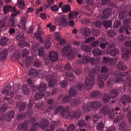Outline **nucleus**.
Wrapping results in <instances>:
<instances>
[{"mask_svg": "<svg viewBox=\"0 0 131 131\" xmlns=\"http://www.w3.org/2000/svg\"><path fill=\"white\" fill-rule=\"evenodd\" d=\"M45 35V31L39 26L38 27L37 33L34 34V36L36 38L41 42V43H43V39L42 36Z\"/></svg>", "mask_w": 131, "mask_h": 131, "instance_id": "nucleus-15", "label": "nucleus"}, {"mask_svg": "<svg viewBox=\"0 0 131 131\" xmlns=\"http://www.w3.org/2000/svg\"><path fill=\"white\" fill-rule=\"evenodd\" d=\"M71 100V97L69 95H67L63 98L62 102L63 103H67V102H70Z\"/></svg>", "mask_w": 131, "mask_h": 131, "instance_id": "nucleus-52", "label": "nucleus"}, {"mask_svg": "<svg viewBox=\"0 0 131 131\" xmlns=\"http://www.w3.org/2000/svg\"><path fill=\"white\" fill-rule=\"evenodd\" d=\"M25 108H26V103L22 102L19 106V111H23V110L25 109Z\"/></svg>", "mask_w": 131, "mask_h": 131, "instance_id": "nucleus-63", "label": "nucleus"}, {"mask_svg": "<svg viewBox=\"0 0 131 131\" xmlns=\"http://www.w3.org/2000/svg\"><path fill=\"white\" fill-rule=\"evenodd\" d=\"M121 25V21L120 20H116L114 23V28H118Z\"/></svg>", "mask_w": 131, "mask_h": 131, "instance_id": "nucleus-53", "label": "nucleus"}, {"mask_svg": "<svg viewBox=\"0 0 131 131\" xmlns=\"http://www.w3.org/2000/svg\"><path fill=\"white\" fill-rule=\"evenodd\" d=\"M123 23L124 26H122L119 30L120 33H124L126 32V34H129L130 32L128 31V28L129 30H131V19L127 18L123 20Z\"/></svg>", "mask_w": 131, "mask_h": 131, "instance_id": "nucleus-6", "label": "nucleus"}, {"mask_svg": "<svg viewBox=\"0 0 131 131\" xmlns=\"http://www.w3.org/2000/svg\"><path fill=\"white\" fill-rule=\"evenodd\" d=\"M15 116V111L12 110L10 111L8 116L6 115H2L0 117L1 120H4V119H6L7 121H11L12 118H14Z\"/></svg>", "mask_w": 131, "mask_h": 131, "instance_id": "nucleus-16", "label": "nucleus"}, {"mask_svg": "<svg viewBox=\"0 0 131 131\" xmlns=\"http://www.w3.org/2000/svg\"><path fill=\"white\" fill-rule=\"evenodd\" d=\"M118 90L113 89L110 91V95L108 94H105L103 98V103H108L110 99H115L118 96Z\"/></svg>", "mask_w": 131, "mask_h": 131, "instance_id": "nucleus-8", "label": "nucleus"}, {"mask_svg": "<svg viewBox=\"0 0 131 131\" xmlns=\"http://www.w3.org/2000/svg\"><path fill=\"white\" fill-rule=\"evenodd\" d=\"M18 46L20 47V48H25L26 47H29L30 44L29 42H19Z\"/></svg>", "mask_w": 131, "mask_h": 131, "instance_id": "nucleus-51", "label": "nucleus"}, {"mask_svg": "<svg viewBox=\"0 0 131 131\" xmlns=\"http://www.w3.org/2000/svg\"><path fill=\"white\" fill-rule=\"evenodd\" d=\"M49 59L52 62H57L59 59L58 53L55 51H51L49 52Z\"/></svg>", "mask_w": 131, "mask_h": 131, "instance_id": "nucleus-18", "label": "nucleus"}, {"mask_svg": "<svg viewBox=\"0 0 131 131\" xmlns=\"http://www.w3.org/2000/svg\"><path fill=\"white\" fill-rule=\"evenodd\" d=\"M105 40L103 38H99L98 39L96 40V41H94L91 44V48H97L99 47V45L100 42H105Z\"/></svg>", "mask_w": 131, "mask_h": 131, "instance_id": "nucleus-21", "label": "nucleus"}, {"mask_svg": "<svg viewBox=\"0 0 131 131\" xmlns=\"http://www.w3.org/2000/svg\"><path fill=\"white\" fill-rule=\"evenodd\" d=\"M52 23H50L47 25V28H50L49 31H50V32H54V31L56 30V26L54 25L52 26Z\"/></svg>", "mask_w": 131, "mask_h": 131, "instance_id": "nucleus-41", "label": "nucleus"}, {"mask_svg": "<svg viewBox=\"0 0 131 131\" xmlns=\"http://www.w3.org/2000/svg\"><path fill=\"white\" fill-rule=\"evenodd\" d=\"M107 33L110 37H113V36H115V35H116V33L114 32V31L113 30L108 31Z\"/></svg>", "mask_w": 131, "mask_h": 131, "instance_id": "nucleus-61", "label": "nucleus"}, {"mask_svg": "<svg viewBox=\"0 0 131 131\" xmlns=\"http://www.w3.org/2000/svg\"><path fill=\"white\" fill-rule=\"evenodd\" d=\"M66 79H69V80H70V81H72V80H73L75 76H74V74H73L72 73L69 74L68 73H66Z\"/></svg>", "mask_w": 131, "mask_h": 131, "instance_id": "nucleus-42", "label": "nucleus"}, {"mask_svg": "<svg viewBox=\"0 0 131 131\" xmlns=\"http://www.w3.org/2000/svg\"><path fill=\"white\" fill-rule=\"evenodd\" d=\"M16 39L17 40H18L19 42H21V41H25L26 38L24 36V34L23 33L19 34L16 37Z\"/></svg>", "mask_w": 131, "mask_h": 131, "instance_id": "nucleus-34", "label": "nucleus"}, {"mask_svg": "<svg viewBox=\"0 0 131 131\" xmlns=\"http://www.w3.org/2000/svg\"><path fill=\"white\" fill-rule=\"evenodd\" d=\"M17 5L18 8L21 10L25 8V3H24V0H17Z\"/></svg>", "mask_w": 131, "mask_h": 131, "instance_id": "nucleus-36", "label": "nucleus"}, {"mask_svg": "<svg viewBox=\"0 0 131 131\" xmlns=\"http://www.w3.org/2000/svg\"><path fill=\"white\" fill-rule=\"evenodd\" d=\"M100 113L101 114H104V115H107L109 113V107L107 106H104L100 110Z\"/></svg>", "mask_w": 131, "mask_h": 131, "instance_id": "nucleus-35", "label": "nucleus"}, {"mask_svg": "<svg viewBox=\"0 0 131 131\" xmlns=\"http://www.w3.org/2000/svg\"><path fill=\"white\" fill-rule=\"evenodd\" d=\"M129 73L127 72L126 73L122 72L119 73L118 71H116L114 75H116V77L115 80H114V82H117V83H123L124 84V92H125V89L127 88V86L125 85V83L127 84V81L129 80L128 78H126L125 81H123V79L122 78L123 76H126V75H128Z\"/></svg>", "mask_w": 131, "mask_h": 131, "instance_id": "nucleus-4", "label": "nucleus"}, {"mask_svg": "<svg viewBox=\"0 0 131 131\" xmlns=\"http://www.w3.org/2000/svg\"><path fill=\"white\" fill-rule=\"evenodd\" d=\"M96 39V38H95L94 36L90 37L86 39L85 41H84V43H89V42H91L93 41V40H95Z\"/></svg>", "mask_w": 131, "mask_h": 131, "instance_id": "nucleus-59", "label": "nucleus"}, {"mask_svg": "<svg viewBox=\"0 0 131 131\" xmlns=\"http://www.w3.org/2000/svg\"><path fill=\"white\" fill-rule=\"evenodd\" d=\"M92 53L95 57H99L103 54V52L99 49H94Z\"/></svg>", "mask_w": 131, "mask_h": 131, "instance_id": "nucleus-33", "label": "nucleus"}, {"mask_svg": "<svg viewBox=\"0 0 131 131\" xmlns=\"http://www.w3.org/2000/svg\"><path fill=\"white\" fill-rule=\"evenodd\" d=\"M8 42H9V39H8V38L6 37H3L1 38L0 45L2 47H6V46H7L8 44Z\"/></svg>", "mask_w": 131, "mask_h": 131, "instance_id": "nucleus-28", "label": "nucleus"}, {"mask_svg": "<svg viewBox=\"0 0 131 131\" xmlns=\"http://www.w3.org/2000/svg\"><path fill=\"white\" fill-rule=\"evenodd\" d=\"M112 23H113V21L112 20H110L108 21L104 20L102 22V24L103 26L106 28L112 27Z\"/></svg>", "mask_w": 131, "mask_h": 131, "instance_id": "nucleus-30", "label": "nucleus"}, {"mask_svg": "<svg viewBox=\"0 0 131 131\" xmlns=\"http://www.w3.org/2000/svg\"><path fill=\"white\" fill-rule=\"evenodd\" d=\"M93 25L95 26V27H97L98 28H101V27H102V22L100 21L94 22Z\"/></svg>", "mask_w": 131, "mask_h": 131, "instance_id": "nucleus-56", "label": "nucleus"}, {"mask_svg": "<svg viewBox=\"0 0 131 131\" xmlns=\"http://www.w3.org/2000/svg\"><path fill=\"white\" fill-rule=\"evenodd\" d=\"M34 66L37 68L42 67V63H41V61L39 59H37L34 63Z\"/></svg>", "mask_w": 131, "mask_h": 131, "instance_id": "nucleus-46", "label": "nucleus"}, {"mask_svg": "<svg viewBox=\"0 0 131 131\" xmlns=\"http://www.w3.org/2000/svg\"><path fill=\"white\" fill-rule=\"evenodd\" d=\"M26 28V23H21L20 21L19 24L18 23L16 25V29L19 30V29H23V30H25Z\"/></svg>", "mask_w": 131, "mask_h": 131, "instance_id": "nucleus-29", "label": "nucleus"}, {"mask_svg": "<svg viewBox=\"0 0 131 131\" xmlns=\"http://www.w3.org/2000/svg\"><path fill=\"white\" fill-rule=\"evenodd\" d=\"M123 118H124V115H122V116H119L118 117L116 118L115 120L114 121V123H118L121 119H123Z\"/></svg>", "mask_w": 131, "mask_h": 131, "instance_id": "nucleus-55", "label": "nucleus"}, {"mask_svg": "<svg viewBox=\"0 0 131 131\" xmlns=\"http://www.w3.org/2000/svg\"><path fill=\"white\" fill-rule=\"evenodd\" d=\"M101 106H102V103L99 101H93L87 103L86 106H83L82 108L85 111L90 110V108H92L93 110H98Z\"/></svg>", "mask_w": 131, "mask_h": 131, "instance_id": "nucleus-7", "label": "nucleus"}, {"mask_svg": "<svg viewBox=\"0 0 131 131\" xmlns=\"http://www.w3.org/2000/svg\"><path fill=\"white\" fill-rule=\"evenodd\" d=\"M75 130V125L73 124H71L68 126L67 131H74Z\"/></svg>", "mask_w": 131, "mask_h": 131, "instance_id": "nucleus-57", "label": "nucleus"}, {"mask_svg": "<svg viewBox=\"0 0 131 131\" xmlns=\"http://www.w3.org/2000/svg\"><path fill=\"white\" fill-rule=\"evenodd\" d=\"M92 63L93 65H97V64H99L100 63V59L99 58H90V57L88 56H83L82 57V61L80 60H78L77 61V63L79 65H81V64H84V65L88 64V63Z\"/></svg>", "mask_w": 131, "mask_h": 131, "instance_id": "nucleus-5", "label": "nucleus"}, {"mask_svg": "<svg viewBox=\"0 0 131 131\" xmlns=\"http://www.w3.org/2000/svg\"><path fill=\"white\" fill-rule=\"evenodd\" d=\"M11 89L12 87L10 85H8L3 90L2 94L3 95H6V96L4 98L5 101H9V100H11L12 98H13L14 93L10 92Z\"/></svg>", "mask_w": 131, "mask_h": 131, "instance_id": "nucleus-12", "label": "nucleus"}, {"mask_svg": "<svg viewBox=\"0 0 131 131\" xmlns=\"http://www.w3.org/2000/svg\"><path fill=\"white\" fill-rule=\"evenodd\" d=\"M32 62H33V58L31 56L26 57L25 60V65L27 67L30 66V64H31Z\"/></svg>", "mask_w": 131, "mask_h": 131, "instance_id": "nucleus-27", "label": "nucleus"}, {"mask_svg": "<svg viewBox=\"0 0 131 131\" xmlns=\"http://www.w3.org/2000/svg\"><path fill=\"white\" fill-rule=\"evenodd\" d=\"M70 109L69 106L65 108L60 105L56 109L55 113L57 114L58 112H60V114L63 118H68V119L71 120L73 119V118H79L80 117V115H81L80 112L70 111Z\"/></svg>", "mask_w": 131, "mask_h": 131, "instance_id": "nucleus-3", "label": "nucleus"}, {"mask_svg": "<svg viewBox=\"0 0 131 131\" xmlns=\"http://www.w3.org/2000/svg\"><path fill=\"white\" fill-rule=\"evenodd\" d=\"M119 129L120 131H127V127L125 122L123 121L121 123L119 126Z\"/></svg>", "mask_w": 131, "mask_h": 131, "instance_id": "nucleus-32", "label": "nucleus"}, {"mask_svg": "<svg viewBox=\"0 0 131 131\" xmlns=\"http://www.w3.org/2000/svg\"><path fill=\"white\" fill-rule=\"evenodd\" d=\"M21 91L25 95H29V89H28L27 85H25L21 88Z\"/></svg>", "mask_w": 131, "mask_h": 131, "instance_id": "nucleus-45", "label": "nucleus"}, {"mask_svg": "<svg viewBox=\"0 0 131 131\" xmlns=\"http://www.w3.org/2000/svg\"><path fill=\"white\" fill-rule=\"evenodd\" d=\"M69 95L72 96V97H75L77 95V92H76V90H75L74 86H73L72 88H70Z\"/></svg>", "mask_w": 131, "mask_h": 131, "instance_id": "nucleus-40", "label": "nucleus"}, {"mask_svg": "<svg viewBox=\"0 0 131 131\" xmlns=\"http://www.w3.org/2000/svg\"><path fill=\"white\" fill-rule=\"evenodd\" d=\"M75 88L78 90V91H82L83 90V84L77 83L76 86H75Z\"/></svg>", "mask_w": 131, "mask_h": 131, "instance_id": "nucleus-54", "label": "nucleus"}, {"mask_svg": "<svg viewBox=\"0 0 131 131\" xmlns=\"http://www.w3.org/2000/svg\"><path fill=\"white\" fill-rule=\"evenodd\" d=\"M109 77V75H104L100 74L99 76H98V80L97 81V83L99 86L100 89H104L105 86V84H104V80H106Z\"/></svg>", "mask_w": 131, "mask_h": 131, "instance_id": "nucleus-14", "label": "nucleus"}, {"mask_svg": "<svg viewBox=\"0 0 131 131\" xmlns=\"http://www.w3.org/2000/svg\"><path fill=\"white\" fill-rule=\"evenodd\" d=\"M120 101L124 105H125L126 103H131V97H129L126 95H123L121 97Z\"/></svg>", "mask_w": 131, "mask_h": 131, "instance_id": "nucleus-23", "label": "nucleus"}, {"mask_svg": "<svg viewBox=\"0 0 131 131\" xmlns=\"http://www.w3.org/2000/svg\"><path fill=\"white\" fill-rule=\"evenodd\" d=\"M61 10L63 13H67L71 12V7L69 5H66L62 7Z\"/></svg>", "mask_w": 131, "mask_h": 131, "instance_id": "nucleus-31", "label": "nucleus"}, {"mask_svg": "<svg viewBox=\"0 0 131 131\" xmlns=\"http://www.w3.org/2000/svg\"><path fill=\"white\" fill-rule=\"evenodd\" d=\"M104 128V124L103 123V122H100L98 125L97 126V129L98 130H102Z\"/></svg>", "mask_w": 131, "mask_h": 131, "instance_id": "nucleus-58", "label": "nucleus"}, {"mask_svg": "<svg viewBox=\"0 0 131 131\" xmlns=\"http://www.w3.org/2000/svg\"><path fill=\"white\" fill-rule=\"evenodd\" d=\"M47 89V84L45 83H41L39 88H38L39 93H37L35 96V100H40L43 97L45 94L43 93L46 92Z\"/></svg>", "mask_w": 131, "mask_h": 131, "instance_id": "nucleus-11", "label": "nucleus"}, {"mask_svg": "<svg viewBox=\"0 0 131 131\" xmlns=\"http://www.w3.org/2000/svg\"><path fill=\"white\" fill-rule=\"evenodd\" d=\"M78 16V12L75 11H71L68 14V18L70 20L69 25L71 27L74 26V18Z\"/></svg>", "mask_w": 131, "mask_h": 131, "instance_id": "nucleus-13", "label": "nucleus"}, {"mask_svg": "<svg viewBox=\"0 0 131 131\" xmlns=\"http://www.w3.org/2000/svg\"><path fill=\"white\" fill-rule=\"evenodd\" d=\"M12 6H9V5H5L3 7V11L4 13L6 14H8V13H9V12H10V11H11V10H12Z\"/></svg>", "mask_w": 131, "mask_h": 131, "instance_id": "nucleus-37", "label": "nucleus"}, {"mask_svg": "<svg viewBox=\"0 0 131 131\" xmlns=\"http://www.w3.org/2000/svg\"><path fill=\"white\" fill-rule=\"evenodd\" d=\"M118 59L117 58H107L106 57H103V63H105V64H108L110 65H113V64H115Z\"/></svg>", "mask_w": 131, "mask_h": 131, "instance_id": "nucleus-19", "label": "nucleus"}, {"mask_svg": "<svg viewBox=\"0 0 131 131\" xmlns=\"http://www.w3.org/2000/svg\"><path fill=\"white\" fill-rule=\"evenodd\" d=\"M117 67L118 70H126L127 69V66L122 61L118 62L117 64Z\"/></svg>", "mask_w": 131, "mask_h": 131, "instance_id": "nucleus-24", "label": "nucleus"}, {"mask_svg": "<svg viewBox=\"0 0 131 131\" xmlns=\"http://www.w3.org/2000/svg\"><path fill=\"white\" fill-rule=\"evenodd\" d=\"M130 54L131 50H125L122 56V59H124V60L127 61V60H128V58H129V55Z\"/></svg>", "mask_w": 131, "mask_h": 131, "instance_id": "nucleus-26", "label": "nucleus"}, {"mask_svg": "<svg viewBox=\"0 0 131 131\" xmlns=\"http://www.w3.org/2000/svg\"><path fill=\"white\" fill-rule=\"evenodd\" d=\"M92 34H93V35H94V36H99V35L101 34V32H100L99 30L94 29L92 31Z\"/></svg>", "mask_w": 131, "mask_h": 131, "instance_id": "nucleus-60", "label": "nucleus"}, {"mask_svg": "<svg viewBox=\"0 0 131 131\" xmlns=\"http://www.w3.org/2000/svg\"><path fill=\"white\" fill-rule=\"evenodd\" d=\"M62 55L64 57H70V60L74 59L75 56L72 54V48L70 45H68L61 50Z\"/></svg>", "mask_w": 131, "mask_h": 131, "instance_id": "nucleus-9", "label": "nucleus"}, {"mask_svg": "<svg viewBox=\"0 0 131 131\" xmlns=\"http://www.w3.org/2000/svg\"><path fill=\"white\" fill-rule=\"evenodd\" d=\"M41 71H39L38 72L36 69H32L30 70L29 75L31 78L34 77H41V78H46V80H48L49 82V87L53 88L54 85H56L58 79L56 78V76H54L55 74L52 73V71H49L48 72H45L43 73L40 75Z\"/></svg>", "mask_w": 131, "mask_h": 131, "instance_id": "nucleus-1", "label": "nucleus"}, {"mask_svg": "<svg viewBox=\"0 0 131 131\" xmlns=\"http://www.w3.org/2000/svg\"><path fill=\"white\" fill-rule=\"evenodd\" d=\"M21 57V55L19 53H14L11 56V60L12 61H16V60H19Z\"/></svg>", "mask_w": 131, "mask_h": 131, "instance_id": "nucleus-39", "label": "nucleus"}, {"mask_svg": "<svg viewBox=\"0 0 131 131\" xmlns=\"http://www.w3.org/2000/svg\"><path fill=\"white\" fill-rule=\"evenodd\" d=\"M79 104H80V100L79 99H74L72 101V105H75L76 106Z\"/></svg>", "mask_w": 131, "mask_h": 131, "instance_id": "nucleus-64", "label": "nucleus"}, {"mask_svg": "<svg viewBox=\"0 0 131 131\" xmlns=\"http://www.w3.org/2000/svg\"><path fill=\"white\" fill-rule=\"evenodd\" d=\"M27 121H25L23 124L19 125V127L21 129L24 128V131H28V129H27Z\"/></svg>", "mask_w": 131, "mask_h": 131, "instance_id": "nucleus-44", "label": "nucleus"}, {"mask_svg": "<svg viewBox=\"0 0 131 131\" xmlns=\"http://www.w3.org/2000/svg\"><path fill=\"white\" fill-rule=\"evenodd\" d=\"M38 55L39 57H42V56L45 55V47H41L39 49Z\"/></svg>", "mask_w": 131, "mask_h": 131, "instance_id": "nucleus-50", "label": "nucleus"}, {"mask_svg": "<svg viewBox=\"0 0 131 131\" xmlns=\"http://www.w3.org/2000/svg\"><path fill=\"white\" fill-rule=\"evenodd\" d=\"M91 97H92V98H100L101 92L99 91L92 92L91 94Z\"/></svg>", "mask_w": 131, "mask_h": 131, "instance_id": "nucleus-38", "label": "nucleus"}, {"mask_svg": "<svg viewBox=\"0 0 131 131\" xmlns=\"http://www.w3.org/2000/svg\"><path fill=\"white\" fill-rule=\"evenodd\" d=\"M8 54L9 52L7 49L3 50L0 54V58L1 60H2V61L6 60L7 59V57H8Z\"/></svg>", "mask_w": 131, "mask_h": 131, "instance_id": "nucleus-25", "label": "nucleus"}, {"mask_svg": "<svg viewBox=\"0 0 131 131\" xmlns=\"http://www.w3.org/2000/svg\"><path fill=\"white\" fill-rule=\"evenodd\" d=\"M102 14L103 16L101 19H108L112 15V10L111 8H106L104 9Z\"/></svg>", "mask_w": 131, "mask_h": 131, "instance_id": "nucleus-17", "label": "nucleus"}, {"mask_svg": "<svg viewBox=\"0 0 131 131\" xmlns=\"http://www.w3.org/2000/svg\"><path fill=\"white\" fill-rule=\"evenodd\" d=\"M58 22L59 25H62V26H67L68 20L66 18V16L62 15L61 17L58 19Z\"/></svg>", "mask_w": 131, "mask_h": 131, "instance_id": "nucleus-20", "label": "nucleus"}, {"mask_svg": "<svg viewBox=\"0 0 131 131\" xmlns=\"http://www.w3.org/2000/svg\"><path fill=\"white\" fill-rule=\"evenodd\" d=\"M81 32L84 37H88V36H91L92 31L91 29L85 27L81 29Z\"/></svg>", "mask_w": 131, "mask_h": 131, "instance_id": "nucleus-22", "label": "nucleus"}, {"mask_svg": "<svg viewBox=\"0 0 131 131\" xmlns=\"http://www.w3.org/2000/svg\"><path fill=\"white\" fill-rule=\"evenodd\" d=\"M92 119L95 123H97V122H98L100 119V117L98 114H95L92 117Z\"/></svg>", "mask_w": 131, "mask_h": 131, "instance_id": "nucleus-48", "label": "nucleus"}, {"mask_svg": "<svg viewBox=\"0 0 131 131\" xmlns=\"http://www.w3.org/2000/svg\"><path fill=\"white\" fill-rule=\"evenodd\" d=\"M84 125H85L86 126V125H85V122H84V120H80L78 123V126L80 127H83Z\"/></svg>", "mask_w": 131, "mask_h": 131, "instance_id": "nucleus-62", "label": "nucleus"}, {"mask_svg": "<svg viewBox=\"0 0 131 131\" xmlns=\"http://www.w3.org/2000/svg\"><path fill=\"white\" fill-rule=\"evenodd\" d=\"M118 54H119V50H118V49H117L112 50L110 51V54L112 57H115V55Z\"/></svg>", "mask_w": 131, "mask_h": 131, "instance_id": "nucleus-43", "label": "nucleus"}, {"mask_svg": "<svg viewBox=\"0 0 131 131\" xmlns=\"http://www.w3.org/2000/svg\"><path fill=\"white\" fill-rule=\"evenodd\" d=\"M81 48V50L85 52H91L92 51V49L89 46L84 45L82 46Z\"/></svg>", "mask_w": 131, "mask_h": 131, "instance_id": "nucleus-49", "label": "nucleus"}, {"mask_svg": "<svg viewBox=\"0 0 131 131\" xmlns=\"http://www.w3.org/2000/svg\"><path fill=\"white\" fill-rule=\"evenodd\" d=\"M126 16H127V12H126V11L122 12L119 14V18L121 20H122L124 19Z\"/></svg>", "mask_w": 131, "mask_h": 131, "instance_id": "nucleus-47", "label": "nucleus"}, {"mask_svg": "<svg viewBox=\"0 0 131 131\" xmlns=\"http://www.w3.org/2000/svg\"><path fill=\"white\" fill-rule=\"evenodd\" d=\"M20 14V11H17L15 13L11 14V16L9 19V20L8 23V26L9 27H17V24L18 23V19L16 18L15 17L18 16Z\"/></svg>", "mask_w": 131, "mask_h": 131, "instance_id": "nucleus-10", "label": "nucleus"}, {"mask_svg": "<svg viewBox=\"0 0 131 131\" xmlns=\"http://www.w3.org/2000/svg\"><path fill=\"white\" fill-rule=\"evenodd\" d=\"M85 71L89 73V75L85 80V90H92L94 88V85L96 82L95 77L100 73V66H96L93 69H86Z\"/></svg>", "mask_w": 131, "mask_h": 131, "instance_id": "nucleus-2", "label": "nucleus"}]
</instances>
